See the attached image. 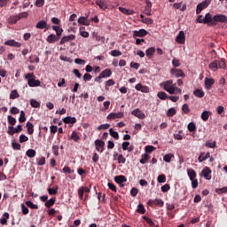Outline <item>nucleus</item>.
<instances>
[{
	"label": "nucleus",
	"instance_id": "nucleus-1",
	"mask_svg": "<svg viewBox=\"0 0 227 227\" xmlns=\"http://www.w3.org/2000/svg\"><path fill=\"white\" fill-rule=\"evenodd\" d=\"M24 79L27 81V84L30 88H36L42 85V82H40V80H36L35 73H27L24 75Z\"/></svg>",
	"mask_w": 227,
	"mask_h": 227
},
{
	"label": "nucleus",
	"instance_id": "nucleus-2",
	"mask_svg": "<svg viewBox=\"0 0 227 227\" xmlns=\"http://www.w3.org/2000/svg\"><path fill=\"white\" fill-rule=\"evenodd\" d=\"M176 84H173V80H168L166 82H163L160 83L161 88L165 90V91H168L169 95H175V86Z\"/></svg>",
	"mask_w": 227,
	"mask_h": 227
},
{
	"label": "nucleus",
	"instance_id": "nucleus-3",
	"mask_svg": "<svg viewBox=\"0 0 227 227\" xmlns=\"http://www.w3.org/2000/svg\"><path fill=\"white\" fill-rule=\"evenodd\" d=\"M212 3V0H205L197 5L196 13L200 15L205 8H208V5Z\"/></svg>",
	"mask_w": 227,
	"mask_h": 227
},
{
	"label": "nucleus",
	"instance_id": "nucleus-4",
	"mask_svg": "<svg viewBox=\"0 0 227 227\" xmlns=\"http://www.w3.org/2000/svg\"><path fill=\"white\" fill-rule=\"evenodd\" d=\"M227 21V17L226 15L223 14H216L213 17V26H215L217 22H222L224 23Z\"/></svg>",
	"mask_w": 227,
	"mask_h": 227
},
{
	"label": "nucleus",
	"instance_id": "nucleus-5",
	"mask_svg": "<svg viewBox=\"0 0 227 227\" xmlns=\"http://www.w3.org/2000/svg\"><path fill=\"white\" fill-rule=\"evenodd\" d=\"M94 145L96 146V150L102 153L104 152V147L106 146V142L97 139L94 142Z\"/></svg>",
	"mask_w": 227,
	"mask_h": 227
},
{
	"label": "nucleus",
	"instance_id": "nucleus-6",
	"mask_svg": "<svg viewBox=\"0 0 227 227\" xmlns=\"http://www.w3.org/2000/svg\"><path fill=\"white\" fill-rule=\"evenodd\" d=\"M131 114L137 118H139V120H145V118H146V115L141 110H139V108L133 110Z\"/></svg>",
	"mask_w": 227,
	"mask_h": 227
},
{
	"label": "nucleus",
	"instance_id": "nucleus-7",
	"mask_svg": "<svg viewBox=\"0 0 227 227\" xmlns=\"http://www.w3.org/2000/svg\"><path fill=\"white\" fill-rule=\"evenodd\" d=\"M124 116V114L123 112H119V113H110L108 115H107V120H116V119H120V118H123Z\"/></svg>",
	"mask_w": 227,
	"mask_h": 227
},
{
	"label": "nucleus",
	"instance_id": "nucleus-8",
	"mask_svg": "<svg viewBox=\"0 0 227 227\" xmlns=\"http://www.w3.org/2000/svg\"><path fill=\"white\" fill-rule=\"evenodd\" d=\"M146 35H148V31H146L145 29H140V30H135L133 31V36L136 38V36H138L140 38H145V36H146Z\"/></svg>",
	"mask_w": 227,
	"mask_h": 227
},
{
	"label": "nucleus",
	"instance_id": "nucleus-9",
	"mask_svg": "<svg viewBox=\"0 0 227 227\" xmlns=\"http://www.w3.org/2000/svg\"><path fill=\"white\" fill-rule=\"evenodd\" d=\"M215 83V80L214 78H205V89L206 90H212V86Z\"/></svg>",
	"mask_w": 227,
	"mask_h": 227
},
{
	"label": "nucleus",
	"instance_id": "nucleus-10",
	"mask_svg": "<svg viewBox=\"0 0 227 227\" xmlns=\"http://www.w3.org/2000/svg\"><path fill=\"white\" fill-rule=\"evenodd\" d=\"M72 40H75V35H65L61 38L59 43L60 45H65L67 42H70Z\"/></svg>",
	"mask_w": 227,
	"mask_h": 227
},
{
	"label": "nucleus",
	"instance_id": "nucleus-11",
	"mask_svg": "<svg viewBox=\"0 0 227 227\" xmlns=\"http://www.w3.org/2000/svg\"><path fill=\"white\" fill-rule=\"evenodd\" d=\"M145 13L147 17H152V2H150V0H145Z\"/></svg>",
	"mask_w": 227,
	"mask_h": 227
},
{
	"label": "nucleus",
	"instance_id": "nucleus-12",
	"mask_svg": "<svg viewBox=\"0 0 227 227\" xmlns=\"http://www.w3.org/2000/svg\"><path fill=\"white\" fill-rule=\"evenodd\" d=\"M170 74L172 75H175L176 78L185 77V74H184V71H182V69L173 68V69L170 70Z\"/></svg>",
	"mask_w": 227,
	"mask_h": 227
},
{
	"label": "nucleus",
	"instance_id": "nucleus-13",
	"mask_svg": "<svg viewBox=\"0 0 227 227\" xmlns=\"http://www.w3.org/2000/svg\"><path fill=\"white\" fill-rule=\"evenodd\" d=\"M201 173H202V176H204V178H206V180H211V178H212V176H211L212 170H210V168L206 167L202 169Z\"/></svg>",
	"mask_w": 227,
	"mask_h": 227
},
{
	"label": "nucleus",
	"instance_id": "nucleus-14",
	"mask_svg": "<svg viewBox=\"0 0 227 227\" xmlns=\"http://www.w3.org/2000/svg\"><path fill=\"white\" fill-rule=\"evenodd\" d=\"M36 29H45L44 31H47L49 29L50 26L47 25V21L45 20H40L35 25Z\"/></svg>",
	"mask_w": 227,
	"mask_h": 227
},
{
	"label": "nucleus",
	"instance_id": "nucleus-15",
	"mask_svg": "<svg viewBox=\"0 0 227 227\" xmlns=\"http://www.w3.org/2000/svg\"><path fill=\"white\" fill-rule=\"evenodd\" d=\"M135 88L137 91H141L142 93H150V89H148L146 85L137 83Z\"/></svg>",
	"mask_w": 227,
	"mask_h": 227
},
{
	"label": "nucleus",
	"instance_id": "nucleus-16",
	"mask_svg": "<svg viewBox=\"0 0 227 227\" xmlns=\"http://www.w3.org/2000/svg\"><path fill=\"white\" fill-rule=\"evenodd\" d=\"M176 41L177 42V43H185V33L184 31H180L176 38Z\"/></svg>",
	"mask_w": 227,
	"mask_h": 227
},
{
	"label": "nucleus",
	"instance_id": "nucleus-17",
	"mask_svg": "<svg viewBox=\"0 0 227 227\" xmlns=\"http://www.w3.org/2000/svg\"><path fill=\"white\" fill-rule=\"evenodd\" d=\"M4 45H8L9 47H21V43L19 42H16L13 39L8 40L4 42Z\"/></svg>",
	"mask_w": 227,
	"mask_h": 227
},
{
	"label": "nucleus",
	"instance_id": "nucleus-18",
	"mask_svg": "<svg viewBox=\"0 0 227 227\" xmlns=\"http://www.w3.org/2000/svg\"><path fill=\"white\" fill-rule=\"evenodd\" d=\"M114 182H116V184H120L121 187H123L124 182H127V177L125 176H116L114 177Z\"/></svg>",
	"mask_w": 227,
	"mask_h": 227
},
{
	"label": "nucleus",
	"instance_id": "nucleus-19",
	"mask_svg": "<svg viewBox=\"0 0 227 227\" xmlns=\"http://www.w3.org/2000/svg\"><path fill=\"white\" fill-rule=\"evenodd\" d=\"M204 24H210V26H214V17L210 13H207L204 17Z\"/></svg>",
	"mask_w": 227,
	"mask_h": 227
},
{
	"label": "nucleus",
	"instance_id": "nucleus-20",
	"mask_svg": "<svg viewBox=\"0 0 227 227\" xmlns=\"http://www.w3.org/2000/svg\"><path fill=\"white\" fill-rule=\"evenodd\" d=\"M53 29V31H55L56 33V37L59 38H61V35H63V28H61L59 26H52L51 27Z\"/></svg>",
	"mask_w": 227,
	"mask_h": 227
},
{
	"label": "nucleus",
	"instance_id": "nucleus-21",
	"mask_svg": "<svg viewBox=\"0 0 227 227\" xmlns=\"http://www.w3.org/2000/svg\"><path fill=\"white\" fill-rule=\"evenodd\" d=\"M59 37H57L56 35L54 34H51L50 35H48L46 42H48V43H54V42H59Z\"/></svg>",
	"mask_w": 227,
	"mask_h": 227
},
{
	"label": "nucleus",
	"instance_id": "nucleus-22",
	"mask_svg": "<svg viewBox=\"0 0 227 227\" xmlns=\"http://www.w3.org/2000/svg\"><path fill=\"white\" fill-rule=\"evenodd\" d=\"M8 219H10V214L4 213L3 217L0 218V224H3V226L8 224Z\"/></svg>",
	"mask_w": 227,
	"mask_h": 227
},
{
	"label": "nucleus",
	"instance_id": "nucleus-23",
	"mask_svg": "<svg viewBox=\"0 0 227 227\" xmlns=\"http://www.w3.org/2000/svg\"><path fill=\"white\" fill-rule=\"evenodd\" d=\"M187 175H188L190 180L196 179L197 174L193 168H187Z\"/></svg>",
	"mask_w": 227,
	"mask_h": 227
},
{
	"label": "nucleus",
	"instance_id": "nucleus-24",
	"mask_svg": "<svg viewBox=\"0 0 227 227\" xmlns=\"http://www.w3.org/2000/svg\"><path fill=\"white\" fill-rule=\"evenodd\" d=\"M151 205H156L157 207H164V201L160 199H155L154 200H149Z\"/></svg>",
	"mask_w": 227,
	"mask_h": 227
},
{
	"label": "nucleus",
	"instance_id": "nucleus-25",
	"mask_svg": "<svg viewBox=\"0 0 227 227\" xmlns=\"http://www.w3.org/2000/svg\"><path fill=\"white\" fill-rule=\"evenodd\" d=\"M211 115H212V112L204 111L201 114L200 118H201V120H203V121H208V118H210Z\"/></svg>",
	"mask_w": 227,
	"mask_h": 227
},
{
	"label": "nucleus",
	"instance_id": "nucleus-26",
	"mask_svg": "<svg viewBox=\"0 0 227 227\" xmlns=\"http://www.w3.org/2000/svg\"><path fill=\"white\" fill-rule=\"evenodd\" d=\"M100 77H102L103 79L106 77H111V75H113V72L111 71V69H105L104 71H102L99 74Z\"/></svg>",
	"mask_w": 227,
	"mask_h": 227
},
{
	"label": "nucleus",
	"instance_id": "nucleus-27",
	"mask_svg": "<svg viewBox=\"0 0 227 227\" xmlns=\"http://www.w3.org/2000/svg\"><path fill=\"white\" fill-rule=\"evenodd\" d=\"M78 24H82V26H90V21L88 20L87 17H80L78 19Z\"/></svg>",
	"mask_w": 227,
	"mask_h": 227
},
{
	"label": "nucleus",
	"instance_id": "nucleus-28",
	"mask_svg": "<svg viewBox=\"0 0 227 227\" xmlns=\"http://www.w3.org/2000/svg\"><path fill=\"white\" fill-rule=\"evenodd\" d=\"M26 127H27V133L30 136L33 135V132H35V126L33 125V123L27 121L26 124Z\"/></svg>",
	"mask_w": 227,
	"mask_h": 227
},
{
	"label": "nucleus",
	"instance_id": "nucleus-29",
	"mask_svg": "<svg viewBox=\"0 0 227 227\" xmlns=\"http://www.w3.org/2000/svg\"><path fill=\"white\" fill-rule=\"evenodd\" d=\"M64 123H77V119L75 117H70L67 116L66 118L63 119Z\"/></svg>",
	"mask_w": 227,
	"mask_h": 227
},
{
	"label": "nucleus",
	"instance_id": "nucleus-30",
	"mask_svg": "<svg viewBox=\"0 0 227 227\" xmlns=\"http://www.w3.org/2000/svg\"><path fill=\"white\" fill-rule=\"evenodd\" d=\"M193 95L198 97V98H203V97H205V92L202 90L197 89L193 91Z\"/></svg>",
	"mask_w": 227,
	"mask_h": 227
},
{
	"label": "nucleus",
	"instance_id": "nucleus-31",
	"mask_svg": "<svg viewBox=\"0 0 227 227\" xmlns=\"http://www.w3.org/2000/svg\"><path fill=\"white\" fill-rule=\"evenodd\" d=\"M209 68L210 70H212L213 72H217L218 68H219V66L217 64V60H215L213 62H211L209 64Z\"/></svg>",
	"mask_w": 227,
	"mask_h": 227
},
{
	"label": "nucleus",
	"instance_id": "nucleus-32",
	"mask_svg": "<svg viewBox=\"0 0 227 227\" xmlns=\"http://www.w3.org/2000/svg\"><path fill=\"white\" fill-rule=\"evenodd\" d=\"M153 54H155V47L148 48L145 51V55L147 56V58H152V56H153Z\"/></svg>",
	"mask_w": 227,
	"mask_h": 227
},
{
	"label": "nucleus",
	"instance_id": "nucleus-33",
	"mask_svg": "<svg viewBox=\"0 0 227 227\" xmlns=\"http://www.w3.org/2000/svg\"><path fill=\"white\" fill-rule=\"evenodd\" d=\"M26 155H27V157L33 159V157H36V151H35V149H28L26 152Z\"/></svg>",
	"mask_w": 227,
	"mask_h": 227
},
{
	"label": "nucleus",
	"instance_id": "nucleus-34",
	"mask_svg": "<svg viewBox=\"0 0 227 227\" xmlns=\"http://www.w3.org/2000/svg\"><path fill=\"white\" fill-rule=\"evenodd\" d=\"M19 97H20V95L19 94L17 90H13L11 91V94H10L11 100H15V98H19Z\"/></svg>",
	"mask_w": 227,
	"mask_h": 227
},
{
	"label": "nucleus",
	"instance_id": "nucleus-35",
	"mask_svg": "<svg viewBox=\"0 0 227 227\" xmlns=\"http://www.w3.org/2000/svg\"><path fill=\"white\" fill-rule=\"evenodd\" d=\"M150 160V155L145 153L142 154V158L140 159V164H146Z\"/></svg>",
	"mask_w": 227,
	"mask_h": 227
},
{
	"label": "nucleus",
	"instance_id": "nucleus-36",
	"mask_svg": "<svg viewBox=\"0 0 227 227\" xmlns=\"http://www.w3.org/2000/svg\"><path fill=\"white\" fill-rule=\"evenodd\" d=\"M174 158H175V154L168 153L163 156V160L164 162H171V159H174Z\"/></svg>",
	"mask_w": 227,
	"mask_h": 227
},
{
	"label": "nucleus",
	"instance_id": "nucleus-37",
	"mask_svg": "<svg viewBox=\"0 0 227 227\" xmlns=\"http://www.w3.org/2000/svg\"><path fill=\"white\" fill-rule=\"evenodd\" d=\"M54 203H56V198H51L47 200L44 205L47 208H51V207H52Z\"/></svg>",
	"mask_w": 227,
	"mask_h": 227
},
{
	"label": "nucleus",
	"instance_id": "nucleus-38",
	"mask_svg": "<svg viewBox=\"0 0 227 227\" xmlns=\"http://www.w3.org/2000/svg\"><path fill=\"white\" fill-rule=\"evenodd\" d=\"M157 97L160 99V100H168V94H166V92L164 91H160L158 92Z\"/></svg>",
	"mask_w": 227,
	"mask_h": 227
},
{
	"label": "nucleus",
	"instance_id": "nucleus-39",
	"mask_svg": "<svg viewBox=\"0 0 227 227\" xmlns=\"http://www.w3.org/2000/svg\"><path fill=\"white\" fill-rule=\"evenodd\" d=\"M7 121L10 125H12V127H13L17 123V119H15L12 115H8Z\"/></svg>",
	"mask_w": 227,
	"mask_h": 227
},
{
	"label": "nucleus",
	"instance_id": "nucleus-40",
	"mask_svg": "<svg viewBox=\"0 0 227 227\" xmlns=\"http://www.w3.org/2000/svg\"><path fill=\"white\" fill-rule=\"evenodd\" d=\"M109 134L112 137H114V139H120V135L118 134V132L114 131L113 128L109 129Z\"/></svg>",
	"mask_w": 227,
	"mask_h": 227
},
{
	"label": "nucleus",
	"instance_id": "nucleus-41",
	"mask_svg": "<svg viewBox=\"0 0 227 227\" xmlns=\"http://www.w3.org/2000/svg\"><path fill=\"white\" fill-rule=\"evenodd\" d=\"M70 139H73V141L77 143L81 139V137H79V134L76 131H73Z\"/></svg>",
	"mask_w": 227,
	"mask_h": 227
},
{
	"label": "nucleus",
	"instance_id": "nucleus-42",
	"mask_svg": "<svg viewBox=\"0 0 227 227\" xmlns=\"http://www.w3.org/2000/svg\"><path fill=\"white\" fill-rule=\"evenodd\" d=\"M28 208H32L33 210H38V205L32 203L30 200L25 202Z\"/></svg>",
	"mask_w": 227,
	"mask_h": 227
},
{
	"label": "nucleus",
	"instance_id": "nucleus-43",
	"mask_svg": "<svg viewBox=\"0 0 227 227\" xmlns=\"http://www.w3.org/2000/svg\"><path fill=\"white\" fill-rule=\"evenodd\" d=\"M218 68H226V60L224 59H221V60H216Z\"/></svg>",
	"mask_w": 227,
	"mask_h": 227
},
{
	"label": "nucleus",
	"instance_id": "nucleus-44",
	"mask_svg": "<svg viewBox=\"0 0 227 227\" xmlns=\"http://www.w3.org/2000/svg\"><path fill=\"white\" fill-rule=\"evenodd\" d=\"M137 212L138 214H142L143 215V214L146 213V209L145 208V206L143 204H138Z\"/></svg>",
	"mask_w": 227,
	"mask_h": 227
},
{
	"label": "nucleus",
	"instance_id": "nucleus-45",
	"mask_svg": "<svg viewBox=\"0 0 227 227\" xmlns=\"http://www.w3.org/2000/svg\"><path fill=\"white\" fill-rule=\"evenodd\" d=\"M19 20H20L19 19V16H12L11 18H9V24H17V22H19Z\"/></svg>",
	"mask_w": 227,
	"mask_h": 227
},
{
	"label": "nucleus",
	"instance_id": "nucleus-46",
	"mask_svg": "<svg viewBox=\"0 0 227 227\" xmlns=\"http://www.w3.org/2000/svg\"><path fill=\"white\" fill-rule=\"evenodd\" d=\"M187 129L190 132H196V124L194 122H190L187 126Z\"/></svg>",
	"mask_w": 227,
	"mask_h": 227
},
{
	"label": "nucleus",
	"instance_id": "nucleus-47",
	"mask_svg": "<svg viewBox=\"0 0 227 227\" xmlns=\"http://www.w3.org/2000/svg\"><path fill=\"white\" fill-rule=\"evenodd\" d=\"M175 114H176V110L175 108H169L167 112V116H168V118H171L172 116H175Z\"/></svg>",
	"mask_w": 227,
	"mask_h": 227
},
{
	"label": "nucleus",
	"instance_id": "nucleus-48",
	"mask_svg": "<svg viewBox=\"0 0 227 227\" xmlns=\"http://www.w3.org/2000/svg\"><path fill=\"white\" fill-rule=\"evenodd\" d=\"M48 194H50V196L58 194V186H56V188H48Z\"/></svg>",
	"mask_w": 227,
	"mask_h": 227
},
{
	"label": "nucleus",
	"instance_id": "nucleus-49",
	"mask_svg": "<svg viewBox=\"0 0 227 227\" xmlns=\"http://www.w3.org/2000/svg\"><path fill=\"white\" fill-rule=\"evenodd\" d=\"M117 160L118 164H125V162H127V159L123 156V154H119Z\"/></svg>",
	"mask_w": 227,
	"mask_h": 227
},
{
	"label": "nucleus",
	"instance_id": "nucleus-50",
	"mask_svg": "<svg viewBox=\"0 0 227 227\" xmlns=\"http://www.w3.org/2000/svg\"><path fill=\"white\" fill-rule=\"evenodd\" d=\"M215 192H216L217 194H226V192H227V186H224V187H223V188H217V189H215Z\"/></svg>",
	"mask_w": 227,
	"mask_h": 227
},
{
	"label": "nucleus",
	"instance_id": "nucleus-51",
	"mask_svg": "<svg viewBox=\"0 0 227 227\" xmlns=\"http://www.w3.org/2000/svg\"><path fill=\"white\" fill-rule=\"evenodd\" d=\"M19 121L20 123H24L26 121V113H24V111H20Z\"/></svg>",
	"mask_w": 227,
	"mask_h": 227
},
{
	"label": "nucleus",
	"instance_id": "nucleus-52",
	"mask_svg": "<svg viewBox=\"0 0 227 227\" xmlns=\"http://www.w3.org/2000/svg\"><path fill=\"white\" fill-rule=\"evenodd\" d=\"M182 111H183V113H184V114H189V113H191V109L189 108V105H187V104L183 105Z\"/></svg>",
	"mask_w": 227,
	"mask_h": 227
},
{
	"label": "nucleus",
	"instance_id": "nucleus-53",
	"mask_svg": "<svg viewBox=\"0 0 227 227\" xmlns=\"http://www.w3.org/2000/svg\"><path fill=\"white\" fill-rule=\"evenodd\" d=\"M30 106H31V107L38 108V107H40V103L38 101H36V99H31Z\"/></svg>",
	"mask_w": 227,
	"mask_h": 227
},
{
	"label": "nucleus",
	"instance_id": "nucleus-54",
	"mask_svg": "<svg viewBox=\"0 0 227 227\" xmlns=\"http://www.w3.org/2000/svg\"><path fill=\"white\" fill-rule=\"evenodd\" d=\"M52 153L54 155H56V157H58V155H59V145H52Z\"/></svg>",
	"mask_w": 227,
	"mask_h": 227
},
{
	"label": "nucleus",
	"instance_id": "nucleus-55",
	"mask_svg": "<svg viewBox=\"0 0 227 227\" xmlns=\"http://www.w3.org/2000/svg\"><path fill=\"white\" fill-rule=\"evenodd\" d=\"M20 207L23 215H27V214H29V208H27L24 204H21Z\"/></svg>",
	"mask_w": 227,
	"mask_h": 227
},
{
	"label": "nucleus",
	"instance_id": "nucleus-56",
	"mask_svg": "<svg viewBox=\"0 0 227 227\" xmlns=\"http://www.w3.org/2000/svg\"><path fill=\"white\" fill-rule=\"evenodd\" d=\"M96 4H97V6H99V8H101V10H105V8H106V4L102 0H97Z\"/></svg>",
	"mask_w": 227,
	"mask_h": 227
},
{
	"label": "nucleus",
	"instance_id": "nucleus-57",
	"mask_svg": "<svg viewBox=\"0 0 227 227\" xmlns=\"http://www.w3.org/2000/svg\"><path fill=\"white\" fill-rule=\"evenodd\" d=\"M143 220L149 223V226H155V223H153L152 219L149 218L148 216L144 215Z\"/></svg>",
	"mask_w": 227,
	"mask_h": 227
},
{
	"label": "nucleus",
	"instance_id": "nucleus-58",
	"mask_svg": "<svg viewBox=\"0 0 227 227\" xmlns=\"http://www.w3.org/2000/svg\"><path fill=\"white\" fill-rule=\"evenodd\" d=\"M157 180H158L159 184H164V183H166V176L165 175H160L157 177Z\"/></svg>",
	"mask_w": 227,
	"mask_h": 227
},
{
	"label": "nucleus",
	"instance_id": "nucleus-59",
	"mask_svg": "<svg viewBox=\"0 0 227 227\" xmlns=\"http://www.w3.org/2000/svg\"><path fill=\"white\" fill-rule=\"evenodd\" d=\"M7 134H9V136H13L15 133V128L13 126H9L8 127V130H7Z\"/></svg>",
	"mask_w": 227,
	"mask_h": 227
},
{
	"label": "nucleus",
	"instance_id": "nucleus-60",
	"mask_svg": "<svg viewBox=\"0 0 227 227\" xmlns=\"http://www.w3.org/2000/svg\"><path fill=\"white\" fill-rule=\"evenodd\" d=\"M78 196H79L80 200H82L84 198V187L79 188Z\"/></svg>",
	"mask_w": 227,
	"mask_h": 227
},
{
	"label": "nucleus",
	"instance_id": "nucleus-61",
	"mask_svg": "<svg viewBox=\"0 0 227 227\" xmlns=\"http://www.w3.org/2000/svg\"><path fill=\"white\" fill-rule=\"evenodd\" d=\"M111 55L114 56V58H118V56H121V51L118 50H113L111 51Z\"/></svg>",
	"mask_w": 227,
	"mask_h": 227
},
{
	"label": "nucleus",
	"instance_id": "nucleus-62",
	"mask_svg": "<svg viewBox=\"0 0 227 227\" xmlns=\"http://www.w3.org/2000/svg\"><path fill=\"white\" fill-rule=\"evenodd\" d=\"M10 113H11V114H19V113H20V110H19V108H17V106H12L10 109Z\"/></svg>",
	"mask_w": 227,
	"mask_h": 227
},
{
	"label": "nucleus",
	"instance_id": "nucleus-63",
	"mask_svg": "<svg viewBox=\"0 0 227 227\" xmlns=\"http://www.w3.org/2000/svg\"><path fill=\"white\" fill-rule=\"evenodd\" d=\"M27 141H29V137H27L26 135L20 136V143H26Z\"/></svg>",
	"mask_w": 227,
	"mask_h": 227
},
{
	"label": "nucleus",
	"instance_id": "nucleus-64",
	"mask_svg": "<svg viewBox=\"0 0 227 227\" xmlns=\"http://www.w3.org/2000/svg\"><path fill=\"white\" fill-rule=\"evenodd\" d=\"M145 150L146 153H152V152H154L155 148L153 145H146Z\"/></svg>",
	"mask_w": 227,
	"mask_h": 227
}]
</instances>
